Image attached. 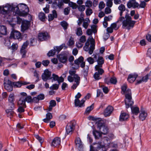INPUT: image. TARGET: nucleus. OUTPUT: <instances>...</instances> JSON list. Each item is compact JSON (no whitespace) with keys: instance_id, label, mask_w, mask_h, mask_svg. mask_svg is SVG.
I'll return each instance as SVG.
<instances>
[{"instance_id":"f257e3e1","label":"nucleus","mask_w":151,"mask_h":151,"mask_svg":"<svg viewBox=\"0 0 151 151\" xmlns=\"http://www.w3.org/2000/svg\"><path fill=\"white\" fill-rule=\"evenodd\" d=\"M14 6H11L9 4L3 6H0V12L5 20L9 22L12 20V12H14Z\"/></svg>"},{"instance_id":"f03ea898","label":"nucleus","mask_w":151,"mask_h":151,"mask_svg":"<svg viewBox=\"0 0 151 151\" xmlns=\"http://www.w3.org/2000/svg\"><path fill=\"white\" fill-rule=\"evenodd\" d=\"M14 12L15 13L21 16L27 15L29 9L27 6L23 4H20L17 6H14Z\"/></svg>"},{"instance_id":"7ed1b4c3","label":"nucleus","mask_w":151,"mask_h":151,"mask_svg":"<svg viewBox=\"0 0 151 151\" xmlns=\"http://www.w3.org/2000/svg\"><path fill=\"white\" fill-rule=\"evenodd\" d=\"M125 17L126 19L122 22L123 28L126 27L128 29H129L131 28H133L136 22L132 20L131 17L128 15L126 14Z\"/></svg>"},{"instance_id":"20e7f679","label":"nucleus","mask_w":151,"mask_h":151,"mask_svg":"<svg viewBox=\"0 0 151 151\" xmlns=\"http://www.w3.org/2000/svg\"><path fill=\"white\" fill-rule=\"evenodd\" d=\"M83 58L81 56L74 60V63H71L70 65L72 66V68L74 70L78 69L80 67V63H81L80 67L82 68H84L85 66V62L83 61Z\"/></svg>"},{"instance_id":"39448f33","label":"nucleus","mask_w":151,"mask_h":151,"mask_svg":"<svg viewBox=\"0 0 151 151\" xmlns=\"http://www.w3.org/2000/svg\"><path fill=\"white\" fill-rule=\"evenodd\" d=\"M125 102L126 105V107L128 108L134 104L133 101L132 100V93L130 89H128L127 90L125 94Z\"/></svg>"},{"instance_id":"423d86ee","label":"nucleus","mask_w":151,"mask_h":151,"mask_svg":"<svg viewBox=\"0 0 151 151\" xmlns=\"http://www.w3.org/2000/svg\"><path fill=\"white\" fill-rule=\"evenodd\" d=\"M105 145L102 144L101 142L94 143L90 145V151H105Z\"/></svg>"},{"instance_id":"0eeeda50","label":"nucleus","mask_w":151,"mask_h":151,"mask_svg":"<svg viewBox=\"0 0 151 151\" xmlns=\"http://www.w3.org/2000/svg\"><path fill=\"white\" fill-rule=\"evenodd\" d=\"M65 44H63L59 46L54 47V49L51 50L49 51L47 53V55L48 57L53 56L56 53H57V54L58 53L63 47L65 46Z\"/></svg>"},{"instance_id":"6e6552de","label":"nucleus","mask_w":151,"mask_h":151,"mask_svg":"<svg viewBox=\"0 0 151 151\" xmlns=\"http://www.w3.org/2000/svg\"><path fill=\"white\" fill-rule=\"evenodd\" d=\"M75 121H71L67 125L66 129L67 134H71L75 129Z\"/></svg>"},{"instance_id":"1a4fd4ad","label":"nucleus","mask_w":151,"mask_h":151,"mask_svg":"<svg viewBox=\"0 0 151 151\" xmlns=\"http://www.w3.org/2000/svg\"><path fill=\"white\" fill-rule=\"evenodd\" d=\"M95 41L94 39H92L91 41V45L90 48L88 46H85L83 47L84 50L86 51H88L89 53L91 55L92 54L95 49Z\"/></svg>"},{"instance_id":"9d476101","label":"nucleus","mask_w":151,"mask_h":151,"mask_svg":"<svg viewBox=\"0 0 151 151\" xmlns=\"http://www.w3.org/2000/svg\"><path fill=\"white\" fill-rule=\"evenodd\" d=\"M98 128L99 129L102 134H106L109 132V129L108 127L104 125L101 122H99L97 125Z\"/></svg>"},{"instance_id":"9b49d317","label":"nucleus","mask_w":151,"mask_h":151,"mask_svg":"<svg viewBox=\"0 0 151 151\" xmlns=\"http://www.w3.org/2000/svg\"><path fill=\"white\" fill-rule=\"evenodd\" d=\"M10 38L19 40L21 38V33L19 31L13 29L11 33Z\"/></svg>"},{"instance_id":"f8f14e48","label":"nucleus","mask_w":151,"mask_h":151,"mask_svg":"<svg viewBox=\"0 0 151 151\" xmlns=\"http://www.w3.org/2000/svg\"><path fill=\"white\" fill-rule=\"evenodd\" d=\"M12 82L9 80H5L4 86L5 89L9 92L13 90Z\"/></svg>"},{"instance_id":"ddd939ff","label":"nucleus","mask_w":151,"mask_h":151,"mask_svg":"<svg viewBox=\"0 0 151 151\" xmlns=\"http://www.w3.org/2000/svg\"><path fill=\"white\" fill-rule=\"evenodd\" d=\"M29 45V42L27 41L25 42L22 45L20 50V53L22 55V58H25L26 57L27 52L26 49Z\"/></svg>"},{"instance_id":"4468645a","label":"nucleus","mask_w":151,"mask_h":151,"mask_svg":"<svg viewBox=\"0 0 151 151\" xmlns=\"http://www.w3.org/2000/svg\"><path fill=\"white\" fill-rule=\"evenodd\" d=\"M50 37V35L47 32H41L38 35V39L41 41L46 40Z\"/></svg>"},{"instance_id":"2eb2a0df","label":"nucleus","mask_w":151,"mask_h":151,"mask_svg":"<svg viewBox=\"0 0 151 151\" xmlns=\"http://www.w3.org/2000/svg\"><path fill=\"white\" fill-rule=\"evenodd\" d=\"M75 142L76 147L78 148L79 151H83V145L82 141L79 137L77 138L75 140Z\"/></svg>"},{"instance_id":"dca6fc26","label":"nucleus","mask_w":151,"mask_h":151,"mask_svg":"<svg viewBox=\"0 0 151 151\" xmlns=\"http://www.w3.org/2000/svg\"><path fill=\"white\" fill-rule=\"evenodd\" d=\"M127 6L129 8L133 7L134 8H137L139 6V4L136 1V0H129L127 4Z\"/></svg>"},{"instance_id":"f3484780","label":"nucleus","mask_w":151,"mask_h":151,"mask_svg":"<svg viewBox=\"0 0 151 151\" xmlns=\"http://www.w3.org/2000/svg\"><path fill=\"white\" fill-rule=\"evenodd\" d=\"M51 73L48 70H46L42 75V78L43 81H46L47 80H50Z\"/></svg>"},{"instance_id":"a211bd4d","label":"nucleus","mask_w":151,"mask_h":151,"mask_svg":"<svg viewBox=\"0 0 151 151\" xmlns=\"http://www.w3.org/2000/svg\"><path fill=\"white\" fill-rule=\"evenodd\" d=\"M114 110L113 107L111 106H109L105 110L104 115L105 117L109 116Z\"/></svg>"},{"instance_id":"6ab92c4d","label":"nucleus","mask_w":151,"mask_h":151,"mask_svg":"<svg viewBox=\"0 0 151 151\" xmlns=\"http://www.w3.org/2000/svg\"><path fill=\"white\" fill-rule=\"evenodd\" d=\"M81 95L80 93H78L77 95L75 96L76 99L75 100L74 103L76 107L79 106L80 107H81L82 106H80V105L82 104V102L80 101L79 100L81 96Z\"/></svg>"},{"instance_id":"aec40b11","label":"nucleus","mask_w":151,"mask_h":151,"mask_svg":"<svg viewBox=\"0 0 151 151\" xmlns=\"http://www.w3.org/2000/svg\"><path fill=\"white\" fill-rule=\"evenodd\" d=\"M30 24V23L29 21L26 20H23L21 25L22 31L24 32L27 29L29 26Z\"/></svg>"},{"instance_id":"412c9836","label":"nucleus","mask_w":151,"mask_h":151,"mask_svg":"<svg viewBox=\"0 0 151 151\" xmlns=\"http://www.w3.org/2000/svg\"><path fill=\"white\" fill-rule=\"evenodd\" d=\"M61 140L60 138L56 137L52 140L51 146L53 147H59L60 144Z\"/></svg>"},{"instance_id":"4be33fe9","label":"nucleus","mask_w":151,"mask_h":151,"mask_svg":"<svg viewBox=\"0 0 151 151\" xmlns=\"http://www.w3.org/2000/svg\"><path fill=\"white\" fill-rule=\"evenodd\" d=\"M67 55L66 54H60L58 56L59 61L63 63L67 62Z\"/></svg>"},{"instance_id":"5701e85b","label":"nucleus","mask_w":151,"mask_h":151,"mask_svg":"<svg viewBox=\"0 0 151 151\" xmlns=\"http://www.w3.org/2000/svg\"><path fill=\"white\" fill-rule=\"evenodd\" d=\"M57 17V14L55 10H54L52 11V14H49L48 16V20L49 21L52 20L54 18Z\"/></svg>"},{"instance_id":"b1692460","label":"nucleus","mask_w":151,"mask_h":151,"mask_svg":"<svg viewBox=\"0 0 151 151\" xmlns=\"http://www.w3.org/2000/svg\"><path fill=\"white\" fill-rule=\"evenodd\" d=\"M124 19V17H120L119 19V20H118L116 22L112 24L111 25V27L113 29H114L115 30H117L119 27V26H117V23L119 21H122Z\"/></svg>"},{"instance_id":"393cba45","label":"nucleus","mask_w":151,"mask_h":151,"mask_svg":"<svg viewBox=\"0 0 151 151\" xmlns=\"http://www.w3.org/2000/svg\"><path fill=\"white\" fill-rule=\"evenodd\" d=\"M138 75L137 74H129L128 76L127 80L129 83H132L135 81Z\"/></svg>"},{"instance_id":"a878e982","label":"nucleus","mask_w":151,"mask_h":151,"mask_svg":"<svg viewBox=\"0 0 151 151\" xmlns=\"http://www.w3.org/2000/svg\"><path fill=\"white\" fill-rule=\"evenodd\" d=\"M129 117L128 114L126 113H121L120 116L119 120L121 121L127 120Z\"/></svg>"},{"instance_id":"bb28decb","label":"nucleus","mask_w":151,"mask_h":151,"mask_svg":"<svg viewBox=\"0 0 151 151\" xmlns=\"http://www.w3.org/2000/svg\"><path fill=\"white\" fill-rule=\"evenodd\" d=\"M24 97H21L18 102V105L21 106H23L24 108H26V106L25 104L26 101Z\"/></svg>"},{"instance_id":"cd10ccee","label":"nucleus","mask_w":151,"mask_h":151,"mask_svg":"<svg viewBox=\"0 0 151 151\" xmlns=\"http://www.w3.org/2000/svg\"><path fill=\"white\" fill-rule=\"evenodd\" d=\"M147 116V113L143 110L141 109V113L139 115V118L142 121L145 120Z\"/></svg>"},{"instance_id":"c85d7f7f","label":"nucleus","mask_w":151,"mask_h":151,"mask_svg":"<svg viewBox=\"0 0 151 151\" xmlns=\"http://www.w3.org/2000/svg\"><path fill=\"white\" fill-rule=\"evenodd\" d=\"M52 118V116L51 113L50 112H47L46 114V118L43 119V121L46 123H48L50 119Z\"/></svg>"},{"instance_id":"c756f323","label":"nucleus","mask_w":151,"mask_h":151,"mask_svg":"<svg viewBox=\"0 0 151 151\" xmlns=\"http://www.w3.org/2000/svg\"><path fill=\"white\" fill-rule=\"evenodd\" d=\"M93 133L96 139H98L99 138L101 137L102 134L101 133H100L99 132L96 130H93Z\"/></svg>"},{"instance_id":"7c9ffc66","label":"nucleus","mask_w":151,"mask_h":151,"mask_svg":"<svg viewBox=\"0 0 151 151\" xmlns=\"http://www.w3.org/2000/svg\"><path fill=\"white\" fill-rule=\"evenodd\" d=\"M102 67L99 66V65H96L95 67V70L97 71L96 72L98 73L100 75H102L104 72V70L101 68Z\"/></svg>"},{"instance_id":"2f4dec72","label":"nucleus","mask_w":151,"mask_h":151,"mask_svg":"<svg viewBox=\"0 0 151 151\" xmlns=\"http://www.w3.org/2000/svg\"><path fill=\"white\" fill-rule=\"evenodd\" d=\"M96 61L98 63L96 65H99V66L100 67L102 66V65L104 63V62L103 58L101 56H99Z\"/></svg>"},{"instance_id":"473e14b6","label":"nucleus","mask_w":151,"mask_h":151,"mask_svg":"<svg viewBox=\"0 0 151 151\" xmlns=\"http://www.w3.org/2000/svg\"><path fill=\"white\" fill-rule=\"evenodd\" d=\"M131 111L132 113L135 115H137L139 112V108L137 106H131Z\"/></svg>"},{"instance_id":"72a5a7b5","label":"nucleus","mask_w":151,"mask_h":151,"mask_svg":"<svg viewBox=\"0 0 151 151\" xmlns=\"http://www.w3.org/2000/svg\"><path fill=\"white\" fill-rule=\"evenodd\" d=\"M82 70V73L85 78H86L88 76V72L89 69V67L88 66H85Z\"/></svg>"},{"instance_id":"f704fd0d","label":"nucleus","mask_w":151,"mask_h":151,"mask_svg":"<svg viewBox=\"0 0 151 151\" xmlns=\"http://www.w3.org/2000/svg\"><path fill=\"white\" fill-rule=\"evenodd\" d=\"M6 112L8 117L10 118H12L14 115V112L13 110L11 109H7L6 110Z\"/></svg>"},{"instance_id":"c9c22d12","label":"nucleus","mask_w":151,"mask_h":151,"mask_svg":"<svg viewBox=\"0 0 151 151\" xmlns=\"http://www.w3.org/2000/svg\"><path fill=\"white\" fill-rule=\"evenodd\" d=\"M7 33L6 27L4 25L0 26V33L3 35H5Z\"/></svg>"},{"instance_id":"e433bc0d","label":"nucleus","mask_w":151,"mask_h":151,"mask_svg":"<svg viewBox=\"0 0 151 151\" xmlns=\"http://www.w3.org/2000/svg\"><path fill=\"white\" fill-rule=\"evenodd\" d=\"M118 9L120 11V15L121 17L122 15L123 12L125 10L126 8L124 5L123 4H121L118 7Z\"/></svg>"},{"instance_id":"4c0bfd02","label":"nucleus","mask_w":151,"mask_h":151,"mask_svg":"<svg viewBox=\"0 0 151 151\" xmlns=\"http://www.w3.org/2000/svg\"><path fill=\"white\" fill-rule=\"evenodd\" d=\"M90 97L91 94L90 93H88L87 95L81 100V101L82 102V104L80 105V106L84 107V103L86 99H88L90 98Z\"/></svg>"},{"instance_id":"58836bf2","label":"nucleus","mask_w":151,"mask_h":151,"mask_svg":"<svg viewBox=\"0 0 151 151\" xmlns=\"http://www.w3.org/2000/svg\"><path fill=\"white\" fill-rule=\"evenodd\" d=\"M38 17L42 21L44 22L45 21L46 17L45 14L43 12H40L38 15Z\"/></svg>"},{"instance_id":"ea45409f","label":"nucleus","mask_w":151,"mask_h":151,"mask_svg":"<svg viewBox=\"0 0 151 151\" xmlns=\"http://www.w3.org/2000/svg\"><path fill=\"white\" fill-rule=\"evenodd\" d=\"M76 34L78 36H81L83 34L82 29L81 27L77 28L76 30Z\"/></svg>"},{"instance_id":"a19ab883","label":"nucleus","mask_w":151,"mask_h":151,"mask_svg":"<svg viewBox=\"0 0 151 151\" xmlns=\"http://www.w3.org/2000/svg\"><path fill=\"white\" fill-rule=\"evenodd\" d=\"M50 79L52 80V81H58L60 79V77L59 76L57 75H56L54 73H53L52 75V76L50 78Z\"/></svg>"},{"instance_id":"79ce46f5","label":"nucleus","mask_w":151,"mask_h":151,"mask_svg":"<svg viewBox=\"0 0 151 151\" xmlns=\"http://www.w3.org/2000/svg\"><path fill=\"white\" fill-rule=\"evenodd\" d=\"M14 86L16 87H20L22 85V83L21 81L12 82Z\"/></svg>"},{"instance_id":"37998d69","label":"nucleus","mask_w":151,"mask_h":151,"mask_svg":"<svg viewBox=\"0 0 151 151\" xmlns=\"http://www.w3.org/2000/svg\"><path fill=\"white\" fill-rule=\"evenodd\" d=\"M8 100L9 103H14V94H10L9 96Z\"/></svg>"},{"instance_id":"c03bdc74","label":"nucleus","mask_w":151,"mask_h":151,"mask_svg":"<svg viewBox=\"0 0 151 151\" xmlns=\"http://www.w3.org/2000/svg\"><path fill=\"white\" fill-rule=\"evenodd\" d=\"M93 104L91 106L87 107L85 113L86 114L89 113L93 109Z\"/></svg>"},{"instance_id":"a18cd8bd","label":"nucleus","mask_w":151,"mask_h":151,"mask_svg":"<svg viewBox=\"0 0 151 151\" xmlns=\"http://www.w3.org/2000/svg\"><path fill=\"white\" fill-rule=\"evenodd\" d=\"M18 48V45L17 43H13L10 48L12 50V52L17 50Z\"/></svg>"},{"instance_id":"49530a36","label":"nucleus","mask_w":151,"mask_h":151,"mask_svg":"<svg viewBox=\"0 0 151 151\" xmlns=\"http://www.w3.org/2000/svg\"><path fill=\"white\" fill-rule=\"evenodd\" d=\"M60 24L64 29H67L68 24L65 21H63L61 22Z\"/></svg>"},{"instance_id":"de8ad7c7","label":"nucleus","mask_w":151,"mask_h":151,"mask_svg":"<svg viewBox=\"0 0 151 151\" xmlns=\"http://www.w3.org/2000/svg\"><path fill=\"white\" fill-rule=\"evenodd\" d=\"M74 80V81L76 83H80V77L78 75H75L73 76V80Z\"/></svg>"},{"instance_id":"09e8293b","label":"nucleus","mask_w":151,"mask_h":151,"mask_svg":"<svg viewBox=\"0 0 151 151\" xmlns=\"http://www.w3.org/2000/svg\"><path fill=\"white\" fill-rule=\"evenodd\" d=\"M49 88L51 90H58L59 88L58 85H57V84H53L50 86Z\"/></svg>"},{"instance_id":"8fccbe9b","label":"nucleus","mask_w":151,"mask_h":151,"mask_svg":"<svg viewBox=\"0 0 151 151\" xmlns=\"http://www.w3.org/2000/svg\"><path fill=\"white\" fill-rule=\"evenodd\" d=\"M69 6L71 7L73 9H75L78 7V5L72 2H69Z\"/></svg>"},{"instance_id":"3c124183","label":"nucleus","mask_w":151,"mask_h":151,"mask_svg":"<svg viewBox=\"0 0 151 151\" xmlns=\"http://www.w3.org/2000/svg\"><path fill=\"white\" fill-rule=\"evenodd\" d=\"M110 83L115 84L117 82V80L115 77H113L110 78Z\"/></svg>"},{"instance_id":"603ef678","label":"nucleus","mask_w":151,"mask_h":151,"mask_svg":"<svg viewBox=\"0 0 151 151\" xmlns=\"http://www.w3.org/2000/svg\"><path fill=\"white\" fill-rule=\"evenodd\" d=\"M86 13L87 16H89L92 13L93 11L91 9L88 8L86 9Z\"/></svg>"},{"instance_id":"864d4df0","label":"nucleus","mask_w":151,"mask_h":151,"mask_svg":"<svg viewBox=\"0 0 151 151\" xmlns=\"http://www.w3.org/2000/svg\"><path fill=\"white\" fill-rule=\"evenodd\" d=\"M34 136L35 138L37 139L38 140L41 144L43 142V140L42 138L40 136L38 135L35 134Z\"/></svg>"},{"instance_id":"5fc2aeb1","label":"nucleus","mask_w":151,"mask_h":151,"mask_svg":"<svg viewBox=\"0 0 151 151\" xmlns=\"http://www.w3.org/2000/svg\"><path fill=\"white\" fill-rule=\"evenodd\" d=\"M100 74H99L98 73L95 72L93 75L94 78L96 80H99L101 78L100 77Z\"/></svg>"},{"instance_id":"6e6d98bb","label":"nucleus","mask_w":151,"mask_h":151,"mask_svg":"<svg viewBox=\"0 0 151 151\" xmlns=\"http://www.w3.org/2000/svg\"><path fill=\"white\" fill-rule=\"evenodd\" d=\"M78 9L79 11L81 12H83L85 9V6L83 5H81L79 6H78Z\"/></svg>"},{"instance_id":"4d7b16f0","label":"nucleus","mask_w":151,"mask_h":151,"mask_svg":"<svg viewBox=\"0 0 151 151\" xmlns=\"http://www.w3.org/2000/svg\"><path fill=\"white\" fill-rule=\"evenodd\" d=\"M86 41V37L85 35L82 36L79 39V41L80 42L83 43Z\"/></svg>"},{"instance_id":"13d9d810","label":"nucleus","mask_w":151,"mask_h":151,"mask_svg":"<svg viewBox=\"0 0 151 151\" xmlns=\"http://www.w3.org/2000/svg\"><path fill=\"white\" fill-rule=\"evenodd\" d=\"M112 0H107L106 2V5L109 7H111L112 5Z\"/></svg>"},{"instance_id":"bf43d9fd","label":"nucleus","mask_w":151,"mask_h":151,"mask_svg":"<svg viewBox=\"0 0 151 151\" xmlns=\"http://www.w3.org/2000/svg\"><path fill=\"white\" fill-rule=\"evenodd\" d=\"M25 101H27L28 103H31L32 102V97L29 96H27L25 98H24Z\"/></svg>"},{"instance_id":"052dcab7","label":"nucleus","mask_w":151,"mask_h":151,"mask_svg":"<svg viewBox=\"0 0 151 151\" xmlns=\"http://www.w3.org/2000/svg\"><path fill=\"white\" fill-rule=\"evenodd\" d=\"M87 61L90 64H92L94 63V60L91 57L88 58L87 59Z\"/></svg>"},{"instance_id":"680f3d73","label":"nucleus","mask_w":151,"mask_h":151,"mask_svg":"<svg viewBox=\"0 0 151 151\" xmlns=\"http://www.w3.org/2000/svg\"><path fill=\"white\" fill-rule=\"evenodd\" d=\"M127 88V86L125 84L123 85L121 87V89L122 91L123 92V94H124V93H126V92L127 91L126 89Z\"/></svg>"},{"instance_id":"e2e57ef3","label":"nucleus","mask_w":151,"mask_h":151,"mask_svg":"<svg viewBox=\"0 0 151 151\" xmlns=\"http://www.w3.org/2000/svg\"><path fill=\"white\" fill-rule=\"evenodd\" d=\"M9 109H8L13 110L14 109L15 107L14 103H9Z\"/></svg>"},{"instance_id":"0e129e2a","label":"nucleus","mask_w":151,"mask_h":151,"mask_svg":"<svg viewBox=\"0 0 151 151\" xmlns=\"http://www.w3.org/2000/svg\"><path fill=\"white\" fill-rule=\"evenodd\" d=\"M50 63V61L48 60H43L42 61V64L45 66H48Z\"/></svg>"},{"instance_id":"69168bd1","label":"nucleus","mask_w":151,"mask_h":151,"mask_svg":"<svg viewBox=\"0 0 151 151\" xmlns=\"http://www.w3.org/2000/svg\"><path fill=\"white\" fill-rule=\"evenodd\" d=\"M24 108H24L23 106H19L17 110L18 112L20 113L24 112L25 111L24 109Z\"/></svg>"},{"instance_id":"338daca9","label":"nucleus","mask_w":151,"mask_h":151,"mask_svg":"<svg viewBox=\"0 0 151 151\" xmlns=\"http://www.w3.org/2000/svg\"><path fill=\"white\" fill-rule=\"evenodd\" d=\"M92 3L90 1H87L86 2V6L87 7H90L92 6Z\"/></svg>"},{"instance_id":"774afa93","label":"nucleus","mask_w":151,"mask_h":151,"mask_svg":"<svg viewBox=\"0 0 151 151\" xmlns=\"http://www.w3.org/2000/svg\"><path fill=\"white\" fill-rule=\"evenodd\" d=\"M105 6V4L103 1H101L99 4V8L101 9H103Z\"/></svg>"}]
</instances>
